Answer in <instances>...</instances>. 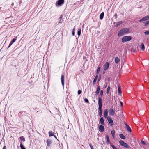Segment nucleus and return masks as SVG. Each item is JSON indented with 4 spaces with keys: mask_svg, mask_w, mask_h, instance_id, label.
<instances>
[{
    "mask_svg": "<svg viewBox=\"0 0 149 149\" xmlns=\"http://www.w3.org/2000/svg\"><path fill=\"white\" fill-rule=\"evenodd\" d=\"M98 104L99 107L98 108V111L99 112V115L100 117L102 114L103 110L102 108V98L101 97H99L98 100Z\"/></svg>",
    "mask_w": 149,
    "mask_h": 149,
    "instance_id": "nucleus-1",
    "label": "nucleus"
},
{
    "mask_svg": "<svg viewBox=\"0 0 149 149\" xmlns=\"http://www.w3.org/2000/svg\"><path fill=\"white\" fill-rule=\"evenodd\" d=\"M130 32V29L129 28H124L121 29L118 33V36H121L127 33Z\"/></svg>",
    "mask_w": 149,
    "mask_h": 149,
    "instance_id": "nucleus-2",
    "label": "nucleus"
},
{
    "mask_svg": "<svg viewBox=\"0 0 149 149\" xmlns=\"http://www.w3.org/2000/svg\"><path fill=\"white\" fill-rule=\"evenodd\" d=\"M132 39L131 37L130 36H125L123 37L121 39L122 42L124 43L125 42L129 41Z\"/></svg>",
    "mask_w": 149,
    "mask_h": 149,
    "instance_id": "nucleus-3",
    "label": "nucleus"
},
{
    "mask_svg": "<svg viewBox=\"0 0 149 149\" xmlns=\"http://www.w3.org/2000/svg\"><path fill=\"white\" fill-rule=\"evenodd\" d=\"M64 3V0H58L55 3L56 7H59L63 5Z\"/></svg>",
    "mask_w": 149,
    "mask_h": 149,
    "instance_id": "nucleus-4",
    "label": "nucleus"
},
{
    "mask_svg": "<svg viewBox=\"0 0 149 149\" xmlns=\"http://www.w3.org/2000/svg\"><path fill=\"white\" fill-rule=\"evenodd\" d=\"M119 143L121 146H123L125 148H130V147L128 145L127 143H125L123 140H120L119 141Z\"/></svg>",
    "mask_w": 149,
    "mask_h": 149,
    "instance_id": "nucleus-5",
    "label": "nucleus"
},
{
    "mask_svg": "<svg viewBox=\"0 0 149 149\" xmlns=\"http://www.w3.org/2000/svg\"><path fill=\"white\" fill-rule=\"evenodd\" d=\"M107 119L108 122L110 123V126L111 127L113 126L114 125V124L111 117L109 116H108L107 118Z\"/></svg>",
    "mask_w": 149,
    "mask_h": 149,
    "instance_id": "nucleus-6",
    "label": "nucleus"
},
{
    "mask_svg": "<svg viewBox=\"0 0 149 149\" xmlns=\"http://www.w3.org/2000/svg\"><path fill=\"white\" fill-rule=\"evenodd\" d=\"M115 110L113 109H110L109 111V114L112 116H114L115 114Z\"/></svg>",
    "mask_w": 149,
    "mask_h": 149,
    "instance_id": "nucleus-7",
    "label": "nucleus"
},
{
    "mask_svg": "<svg viewBox=\"0 0 149 149\" xmlns=\"http://www.w3.org/2000/svg\"><path fill=\"white\" fill-rule=\"evenodd\" d=\"M64 74L63 73V74L61 75V81L63 89H64Z\"/></svg>",
    "mask_w": 149,
    "mask_h": 149,
    "instance_id": "nucleus-8",
    "label": "nucleus"
},
{
    "mask_svg": "<svg viewBox=\"0 0 149 149\" xmlns=\"http://www.w3.org/2000/svg\"><path fill=\"white\" fill-rule=\"evenodd\" d=\"M109 66V63L108 62H106L104 65V70L106 71L107 70Z\"/></svg>",
    "mask_w": 149,
    "mask_h": 149,
    "instance_id": "nucleus-9",
    "label": "nucleus"
},
{
    "mask_svg": "<svg viewBox=\"0 0 149 149\" xmlns=\"http://www.w3.org/2000/svg\"><path fill=\"white\" fill-rule=\"evenodd\" d=\"M99 130L100 132H103L104 130V127L103 125H100L98 126Z\"/></svg>",
    "mask_w": 149,
    "mask_h": 149,
    "instance_id": "nucleus-10",
    "label": "nucleus"
},
{
    "mask_svg": "<svg viewBox=\"0 0 149 149\" xmlns=\"http://www.w3.org/2000/svg\"><path fill=\"white\" fill-rule=\"evenodd\" d=\"M125 125L126 126L127 130V131L130 132H132V130L131 129L129 126L126 123H125Z\"/></svg>",
    "mask_w": 149,
    "mask_h": 149,
    "instance_id": "nucleus-11",
    "label": "nucleus"
},
{
    "mask_svg": "<svg viewBox=\"0 0 149 149\" xmlns=\"http://www.w3.org/2000/svg\"><path fill=\"white\" fill-rule=\"evenodd\" d=\"M106 138L107 139L106 143L107 144H111V142L109 140V136L107 135H106L105 136Z\"/></svg>",
    "mask_w": 149,
    "mask_h": 149,
    "instance_id": "nucleus-12",
    "label": "nucleus"
},
{
    "mask_svg": "<svg viewBox=\"0 0 149 149\" xmlns=\"http://www.w3.org/2000/svg\"><path fill=\"white\" fill-rule=\"evenodd\" d=\"M46 143L47 145V146L50 147L52 143L51 140L50 139H47L46 141Z\"/></svg>",
    "mask_w": 149,
    "mask_h": 149,
    "instance_id": "nucleus-13",
    "label": "nucleus"
},
{
    "mask_svg": "<svg viewBox=\"0 0 149 149\" xmlns=\"http://www.w3.org/2000/svg\"><path fill=\"white\" fill-rule=\"evenodd\" d=\"M63 15H61L60 17L59 18V21H58V22H57L56 23V24H58L59 23H61L63 21V19H62V18L63 17Z\"/></svg>",
    "mask_w": 149,
    "mask_h": 149,
    "instance_id": "nucleus-14",
    "label": "nucleus"
},
{
    "mask_svg": "<svg viewBox=\"0 0 149 149\" xmlns=\"http://www.w3.org/2000/svg\"><path fill=\"white\" fill-rule=\"evenodd\" d=\"M148 16H146L144 17L143 18H141V19L139 21V22H143V21H146L148 20Z\"/></svg>",
    "mask_w": 149,
    "mask_h": 149,
    "instance_id": "nucleus-15",
    "label": "nucleus"
},
{
    "mask_svg": "<svg viewBox=\"0 0 149 149\" xmlns=\"http://www.w3.org/2000/svg\"><path fill=\"white\" fill-rule=\"evenodd\" d=\"M100 86H98V87L97 88V90L95 92L96 94H95V95L97 96L98 95V94H99V93L100 92Z\"/></svg>",
    "mask_w": 149,
    "mask_h": 149,
    "instance_id": "nucleus-16",
    "label": "nucleus"
},
{
    "mask_svg": "<svg viewBox=\"0 0 149 149\" xmlns=\"http://www.w3.org/2000/svg\"><path fill=\"white\" fill-rule=\"evenodd\" d=\"M18 139L19 140H20V141H21V142L20 141V142L22 143V142H24L25 141V138L24 137V136H22L19 137Z\"/></svg>",
    "mask_w": 149,
    "mask_h": 149,
    "instance_id": "nucleus-17",
    "label": "nucleus"
},
{
    "mask_svg": "<svg viewBox=\"0 0 149 149\" xmlns=\"http://www.w3.org/2000/svg\"><path fill=\"white\" fill-rule=\"evenodd\" d=\"M123 23V22L122 21H120L117 22L116 24L114 26L115 27H118L120 25H121Z\"/></svg>",
    "mask_w": 149,
    "mask_h": 149,
    "instance_id": "nucleus-18",
    "label": "nucleus"
},
{
    "mask_svg": "<svg viewBox=\"0 0 149 149\" xmlns=\"http://www.w3.org/2000/svg\"><path fill=\"white\" fill-rule=\"evenodd\" d=\"M100 122L101 125H104L105 124L103 117H102L100 118Z\"/></svg>",
    "mask_w": 149,
    "mask_h": 149,
    "instance_id": "nucleus-19",
    "label": "nucleus"
},
{
    "mask_svg": "<svg viewBox=\"0 0 149 149\" xmlns=\"http://www.w3.org/2000/svg\"><path fill=\"white\" fill-rule=\"evenodd\" d=\"M98 75H96L95 77V78L94 79V80L93 82V85H94L95 84L96 82V81L97 80L98 78Z\"/></svg>",
    "mask_w": 149,
    "mask_h": 149,
    "instance_id": "nucleus-20",
    "label": "nucleus"
},
{
    "mask_svg": "<svg viewBox=\"0 0 149 149\" xmlns=\"http://www.w3.org/2000/svg\"><path fill=\"white\" fill-rule=\"evenodd\" d=\"M104 13L103 12H102L100 15V20H102L103 19L104 16Z\"/></svg>",
    "mask_w": 149,
    "mask_h": 149,
    "instance_id": "nucleus-21",
    "label": "nucleus"
},
{
    "mask_svg": "<svg viewBox=\"0 0 149 149\" xmlns=\"http://www.w3.org/2000/svg\"><path fill=\"white\" fill-rule=\"evenodd\" d=\"M120 61V59L118 58V57H116L115 58V63L116 64H118Z\"/></svg>",
    "mask_w": 149,
    "mask_h": 149,
    "instance_id": "nucleus-22",
    "label": "nucleus"
},
{
    "mask_svg": "<svg viewBox=\"0 0 149 149\" xmlns=\"http://www.w3.org/2000/svg\"><path fill=\"white\" fill-rule=\"evenodd\" d=\"M118 92L120 95L121 94V86L119 85L118 86Z\"/></svg>",
    "mask_w": 149,
    "mask_h": 149,
    "instance_id": "nucleus-23",
    "label": "nucleus"
},
{
    "mask_svg": "<svg viewBox=\"0 0 149 149\" xmlns=\"http://www.w3.org/2000/svg\"><path fill=\"white\" fill-rule=\"evenodd\" d=\"M81 28H78L77 33V35L79 37L81 35Z\"/></svg>",
    "mask_w": 149,
    "mask_h": 149,
    "instance_id": "nucleus-24",
    "label": "nucleus"
},
{
    "mask_svg": "<svg viewBox=\"0 0 149 149\" xmlns=\"http://www.w3.org/2000/svg\"><path fill=\"white\" fill-rule=\"evenodd\" d=\"M108 116V111L107 109H106L104 111V116L105 118H106Z\"/></svg>",
    "mask_w": 149,
    "mask_h": 149,
    "instance_id": "nucleus-25",
    "label": "nucleus"
},
{
    "mask_svg": "<svg viewBox=\"0 0 149 149\" xmlns=\"http://www.w3.org/2000/svg\"><path fill=\"white\" fill-rule=\"evenodd\" d=\"M49 135V136H54V133L52 131H49L48 132Z\"/></svg>",
    "mask_w": 149,
    "mask_h": 149,
    "instance_id": "nucleus-26",
    "label": "nucleus"
},
{
    "mask_svg": "<svg viewBox=\"0 0 149 149\" xmlns=\"http://www.w3.org/2000/svg\"><path fill=\"white\" fill-rule=\"evenodd\" d=\"M120 137L122 139H125V136L122 134H120L119 135Z\"/></svg>",
    "mask_w": 149,
    "mask_h": 149,
    "instance_id": "nucleus-27",
    "label": "nucleus"
},
{
    "mask_svg": "<svg viewBox=\"0 0 149 149\" xmlns=\"http://www.w3.org/2000/svg\"><path fill=\"white\" fill-rule=\"evenodd\" d=\"M141 49L142 51H143L145 50V47L144 44L142 43L141 45Z\"/></svg>",
    "mask_w": 149,
    "mask_h": 149,
    "instance_id": "nucleus-28",
    "label": "nucleus"
},
{
    "mask_svg": "<svg viewBox=\"0 0 149 149\" xmlns=\"http://www.w3.org/2000/svg\"><path fill=\"white\" fill-rule=\"evenodd\" d=\"M20 146L21 148V149H26L24 146L22 144V142H20Z\"/></svg>",
    "mask_w": 149,
    "mask_h": 149,
    "instance_id": "nucleus-29",
    "label": "nucleus"
},
{
    "mask_svg": "<svg viewBox=\"0 0 149 149\" xmlns=\"http://www.w3.org/2000/svg\"><path fill=\"white\" fill-rule=\"evenodd\" d=\"M110 88V87L109 86L108 87V88H107V91H106V93L107 94H108L109 93Z\"/></svg>",
    "mask_w": 149,
    "mask_h": 149,
    "instance_id": "nucleus-30",
    "label": "nucleus"
},
{
    "mask_svg": "<svg viewBox=\"0 0 149 149\" xmlns=\"http://www.w3.org/2000/svg\"><path fill=\"white\" fill-rule=\"evenodd\" d=\"M100 70V67H98L97 69V71H96L97 74H98Z\"/></svg>",
    "mask_w": 149,
    "mask_h": 149,
    "instance_id": "nucleus-31",
    "label": "nucleus"
},
{
    "mask_svg": "<svg viewBox=\"0 0 149 149\" xmlns=\"http://www.w3.org/2000/svg\"><path fill=\"white\" fill-rule=\"evenodd\" d=\"M83 59L84 60L85 62H86L87 61H88V59H87V57L85 56H84L83 57Z\"/></svg>",
    "mask_w": 149,
    "mask_h": 149,
    "instance_id": "nucleus-32",
    "label": "nucleus"
},
{
    "mask_svg": "<svg viewBox=\"0 0 149 149\" xmlns=\"http://www.w3.org/2000/svg\"><path fill=\"white\" fill-rule=\"evenodd\" d=\"M149 24V21H147L144 22V26H146Z\"/></svg>",
    "mask_w": 149,
    "mask_h": 149,
    "instance_id": "nucleus-33",
    "label": "nucleus"
},
{
    "mask_svg": "<svg viewBox=\"0 0 149 149\" xmlns=\"http://www.w3.org/2000/svg\"><path fill=\"white\" fill-rule=\"evenodd\" d=\"M111 146L113 149H118L113 144H111Z\"/></svg>",
    "mask_w": 149,
    "mask_h": 149,
    "instance_id": "nucleus-34",
    "label": "nucleus"
},
{
    "mask_svg": "<svg viewBox=\"0 0 149 149\" xmlns=\"http://www.w3.org/2000/svg\"><path fill=\"white\" fill-rule=\"evenodd\" d=\"M16 38H14L12 39L11 41L13 43L16 41Z\"/></svg>",
    "mask_w": 149,
    "mask_h": 149,
    "instance_id": "nucleus-35",
    "label": "nucleus"
},
{
    "mask_svg": "<svg viewBox=\"0 0 149 149\" xmlns=\"http://www.w3.org/2000/svg\"><path fill=\"white\" fill-rule=\"evenodd\" d=\"M84 100L86 102L89 103L88 100L87 98L84 99Z\"/></svg>",
    "mask_w": 149,
    "mask_h": 149,
    "instance_id": "nucleus-36",
    "label": "nucleus"
},
{
    "mask_svg": "<svg viewBox=\"0 0 149 149\" xmlns=\"http://www.w3.org/2000/svg\"><path fill=\"white\" fill-rule=\"evenodd\" d=\"M101 75L100 74V75H99V77H98V82H99L100 81V80L101 79Z\"/></svg>",
    "mask_w": 149,
    "mask_h": 149,
    "instance_id": "nucleus-37",
    "label": "nucleus"
},
{
    "mask_svg": "<svg viewBox=\"0 0 149 149\" xmlns=\"http://www.w3.org/2000/svg\"><path fill=\"white\" fill-rule=\"evenodd\" d=\"M141 143L143 145H146L145 142L142 140H141Z\"/></svg>",
    "mask_w": 149,
    "mask_h": 149,
    "instance_id": "nucleus-38",
    "label": "nucleus"
},
{
    "mask_svg": "<svg viewBox=\"0 0 149 149\" xmlns=\"http://www.w3.org/2000/svg\"><path fill=\"white\" fill-rule=\"evenodd\" d=\"M103 94V91L102 90H101L100 91V95L101 96H102Z\"/></svg>",
    "mask_w": 149,
    "mask_h": 149,
    "instance_id": "nucleus-39",
    "label": "nucleus"
},
{
    "mask_svg": "<svg viewBox=\"0 0 149 149\" xmlns=\"http://www.w3.org/2000/svg\"><path fill=\"white\" fill-rule=\"evenodd\" d=\"M111 133L112 135H114L115 134V131L114 130H113L111 131Z\"/></svg>",
    "mask_w": 149,
    "mask_h": 149,
    "instance_id": "nucleus-40",
    "label": "nucleus"
},
{
    "mask_svg": "<svg viewBox=\"0 0 149 149\" xmlns=\"http://www.w3.org/2000/svg\"><path fill=\"white\" fill-rule=\"evenodd\" d=\"M13 44V43L11 41H10V42L7 48V49H8Z\"/></svg>",
    "mask_w": 149,
    "mask_h": 149,
    "instance_id": "nucleus-41",
    "label": "nucleus"
},
{
    "mask_svg": "<svg viewBox=\"0 0 149 149\" xmlns=\"http://www.w3.org/2000/svg\"><path fill=\"white\" fill-rule=\"evenodd\" d=\"M144 34L145 35H148L149 34V31H147L144 32Z\"/></svg>",
    "mask_w": 149,
    "mask_h": 149,
    "instance_id": "nucleus-42",
    "label": "nucleus"
},
{
    "mask_svg": "<svg viewBox=\"0 0 149 149\" xmlns=\"http://www.w3.org/2000/svg\"><path fill=\"white\" fill-rule=\"evenodd\" d=\"M89 146L91 149H94L93 146V145H92L91 143L89 144Z\"/></svg>",
    "mask_w": 149,
    "mask_h": 149,
    "instance_id": "nucleus-43",
    "label": "nucleus"
},
{
    "mask_svg": "<svg viewBox=\"0 0 149 149\" xmlns=\"http://www.w3.org/2000/svg\"><path fill=\"white\" fill-rule=\"evenodd\" d=\"M82 92L80 90H79L78 91V94L79 95L80 94H81V93Z\"/></svg>",
    "mask_w": 149,
    "mask_h": 149,
    "instance_id": "nucleus-44",
    "label": "nucleus"
},
{
    "mask_svg": "<svg viewBox=\"0 0 149 149\" xmlns=\"http://www.w3.org/2000/svg\"><path fill=\"white\" fill-rule=\"evenodd\" d=\"M118 15H117V14H116L114 15V17H115V19H116L118 17Z\"/></svg>",
    "mask_w": 149,
    "mask_h": 149,
    "instance_id": "nucleus-45",
    "label": "nucleus"
},
{
    "mask_svg": "<svg viewBox=\"0 0 149 149\" xmlns=\"http://www.w3.org/2000/svg\"><path fill=\"white\" fill-rule=\"evenodd\" d=\"M75 31H72V35L74 36L75 35Z\"/></svg>",
    "mask_w": 149,
    "mask_h": 149,
    "instance_id": "nucleus-46",
    "label": "nucleus"
},
{
    "mask_svg": "<svg viewBox=\"0 0 149 149\" xmlns=\"http://www.w3.org/2000/svg\"><path fill=\"white\" fill-rule=\"evenodd\" d=\"M120 105L122 107H123V103L122 102H121V101H120Z\"/></svg>",
    "mask_w": 149,
    "mask_h": 149,
    "instance_id": "nucleus-47",
    "label": "nucleus"
},
{
    "mask_svg": "<svg viewBox=\"0 0 149 149\" xmlns=\"http://www.w3.org/2000/svg\"><path fill=\"white\" fill-rule=\"evenodd\" d=\"M54 136L56 139L58 141V140L57 139V137L54 134V136Z\"/></svg>",
    "mask_w": 149,
    "mask_h": 149,
    "instance_id": "nucleus-48",
    "label": "nucleus"
},
{
    "mask_svg": "<svg viewBox=\"0 0 149 149\" xmlns=\"http://www.w3.org/2000/svg\"><path fill=\"white\" fill-rule=\"evenodd\" d=\"M2 149H6V147L5 146H4L3 148Z\"/></svg>",
    "mask_w": 149,
    "mask_h": 149,
    "instance_id": "nucleus-49",
    "label": "nucleus"
},
{
    "mask_svg": "<svg viewBox=\"0 0 149 149\" xmlns=\"http://www.w3.org/2000/svg\"><path fill=\"white\" fill-rule=\"evenodd\" d=\"M112 136L113 138H114L115 137V134L114 135H112Z\"/></svg>",
    "mask_w": 149,
    "mask_h": 149,
    "instance_id": "nucleus-50",
    "label": "nucleus"
},
{
    "mask_svg": "<svg viewBox=\"0 0 149 149\" xmlns=\"http://www.w3.org/2000/svg\"><path fill=\"white\" fill-rule=\"evenodd\" d=\"M75 27H74L73 28V29H72V31H75Z\"/></svg>",
    "mask_w": 149,
    "mask_h": 149,
    "instance_id": "nucleus-51",
    "label": "nucleus"
},
{
    "mask_svg": "<svg viewBox=\"0 0 149 149\" xmlns=\"http://www.w3.org/2000/svg\"><path fill=\"white\" fill-rule=\"evenodd\" d=\"M107 83H106V85H105V86H104V88H106L107 87Z\"/></svg>",
    "mask_w": 149,
    "mask_h": 149,
    "instance_id": "nucleus-52",
    "label": "nucleus"
},
{
    "mask_svg": "<svg viewBox=\"0 0 149 149\" xmlns=\"http://www.w3.org/2000/svg\"><path fill=\"white\" fill-rule=\"evenodd\" d=\"M66 128L68 129H69V125H68V128L67 127H66Z\"/></svg>",
    "mask_w": 149,
    "mask_h": 149,
    "instance_id": "nucleus-53",
    "label": "nucleus"
},
{
    "mask_svg": "<svg viewBox=\"0 0 149 149\" xmlns=\"http://www.w3.org/2000/svg\"><path fill=\"white\" fill-rule=\"evenodd\" d=\"M148 19L149 18V16H148Z\"/></svg>",
    "mask_w": 149,
    "mask_h": 149,
    "instance_id": "nucleus-54",
    "label": "nucleus"
},
{
    "mask_svg": "<svg viewBox=\"0 0 149 149\" xmlns=\"http://www.w3.org/2000/svg\"><path fill=\"white\" fill-rule=\"evenodd\" d=\"M65 64H64V65H65Z\"/></svg>",
    "mask_w": 149,
    "mask_h": 149,
    "instance_id": "nucleus-55",
    "label": "nucleus"
},
{
    "mask_svg": "<svg viewBox=\"0 0 149 149\" xmlns=\"http://www.w3.org/2000/svg\"><path fill=\"white\" fill-rule=\"evenodd\" d=\"M109 80V78H108V80Z\"/></svg>",
    "mask_w": 149,
    "mask_h": 149,
    "instance_id": "nucleus-56",
    "label": "nucleus"
},
{
    "mask_svg": "<svg viewBox=\"0 0 149 149\" xmlns=\"http://www.w3.org/2000/svg\"><path fill=\"white\" fill-rule=\"evenodd\" d=\"M12 66H13V65L12 64Z\"/></svg>",
    "mask_w": 149,
    "mask_h": 149,
    "instance_id": "nucleus-57",
    "label": "nucleus"
},
{
    "mask_svg": "<svg viewBox=\"0 0 149 149\" xmlns=\"http://www.w3.org/2000/svg\"><path fill=\"white\" fill-rule=\"evenodd\" d=\"M12 66H13V65L12 64Z\"/></svg>",
    "mask_w": 149,
    "mask_h": 149,
    "instance_id": "nucleus-58",
    "label": "nucleus"
}]
</instances>
